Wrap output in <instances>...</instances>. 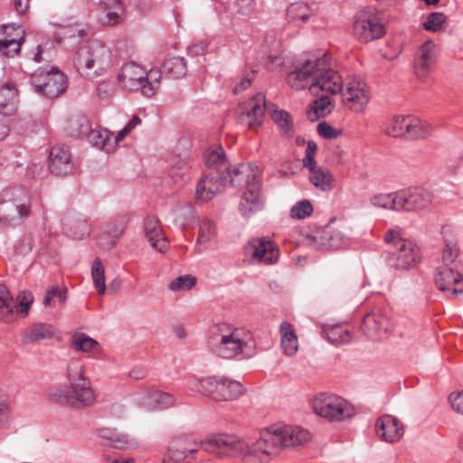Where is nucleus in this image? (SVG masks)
<instances>
[{"instance_id": "nucleus-12", "label": "nucleus", "mask_w": 463, "mask_h": 463, "mask_svg": "<svg viewBox=\"0 0 463 463\" xmlns=\"http://www.w3.org/2000/svg\"><path fill=\"white\" fill-rule=\"evenodd\" d=\"M398 211L414 212L428 208L433 194L421 186H411L398 191Z\"/></svg>"}, {"instance_id": "nucleus-2", "label": "nucleus", "mask_w": 463, "mask_h": 463, "mask_svg": "<svg viewBox=\"0 0 463 463\" xmlns=\"http://www.w3.org/2000/svg\"><path fill=\"white\" fill-rule=\"evenodd\" d=\"M256 170L257 167L253 165L241 164L232 169L230 165L225 174L220 176L213 172L207 173L201 177L196 185V199L203 202L212 200L226 185L238 188L245 186L246 191L240 203V212L243 216L249 217L264 207L261 180Z\"/></svg>"}, {"instance_id": "nucleus-45", "label": "nucleus", "mask_w": 463, "mask_h": 463, "mask_svg": "<svg viewBox=\"0 0 463 463\" xmlns=\"http://www.w3.org/2000/svg\"><path fill=\"white\" fill-rule=\"evenodd\" d=\"M105 5L109 9H115V11H109L107 14L108 23L110 25L118 24L124 20V5L120 0H107Z\"/></svg>"}, {"instance_id": "nucleus-37", "label": "nucleus", "mask_w": 463, "mask_h": 463, "mask_svg": "<svg viewBox=\"0 0 463 463\" xmlns=\"http://www.w3.org/2000/svg\"><path fill=\"white\" fill-rule=\"evenodd\" d=\"M410 115L394 116L386 122L383 131L393 137H406Z\"/></svg>"}, {"instance_id": "nucleus-13", "label": "nucleus", "mask_w": 463, "mask_h": 463, "mask_svg": "<svg viewBox=\"0 0 463 463\" xmlns=\"http://www.w3.org/2000/svg\"><path fill=\"white\" fill-rule=\"evenodd\" d=\"M349 239L342 232L330 227L314 232L308 244L318 250H335L345 247Z\"/></svg>"}, {"instance_id": "nucleus-51", "label": "nucleus", "mask_w": 463, "mask_h": 463, "mask_svg": "<svg viewBox=\"0 0 463 463\" xmlns=\"http://www.w3.org/2000/svg\"><path fill=\"white\" fill-rule=\"evenodd\" d=\"M90 128L87 118L77 115L69 120L66 129L70 133H87Z\"/></svg>"}, {"instance_id": "nucleus-6", "label": "nucleus", "mask_w": 463, "mask_h": 463, "mask_svg": "<svg viewBox=\"0 0 463 463\" xmlns=\"http://www.w3.org/2000/svg\"><path fill=\"white\" fill-rule=\"evenodd\" d=\"M30 194L24 188L6 189L0 195V223L6 227L22 225L33 214Z\"/></svg>"}, {"instance_id": "nucleus-23", "label": "nucleus", "mask_w": 463, "mask_h": 463, "mask_svg": "<svg viewBox=\"0 0 463 463\" xmlns=\"http://www.w3.org/2000/svg\"><path fill=\"white\" fill-rule=\"evenodd\" d=\"M71 347L88 354L89 357L99 358V344L85 333L75 332L71 336Z\"/></svg>"}, {"instance_id": "nucleus-25", "label": "nucleus", "mask_w": 463, "mask_h": 463, "mask_svg": "<svg viewBox=\"0 0 463 463\" xmlns=\"http://www.w3.org/2000/svg\"><path fill=\"white\" fill-rule=\"evenodd\" d=\"M205 165L209 168L208 173L213 172L217 176L225 174V171H227L230 166L225 152L221 146L210 151L206 155Z\"/></svg>"}, {"instance_id": "nucleus-14", "label": "nucleus", "mask_w": 463, "mask_h": 463, "mask_svg": "<svg viewBox=\"0 0 463 463\" xmlns=\"http://www.w3.org/2000/svg\"><path fill=\"white\" fill-rule=\"evenodd\" d=\"M434 282L438 289L450 298H458L463 295L462 275L452 268H439L434 276Z\"/></svg>"}, {"instance_id": "nucleus-1", "label": "nucleus", "mask_w": 463, "mask_h": 463, "mask_svg": "<svg viewBox=\"0 0 463 463\" xmlns=\"http://www.w3.org/2000/svg\"><path fill=\"white\" fill-rule=\"evenodd\" d=\"M309 431L299 427H271L260 433L251 444L245 445L235 436L221 434L208 439L202 446L210 453L233 456L245 450L246 463H267L276 457L281 449L294 447L308 441Z\"/></svg>"}, {"instance_id": "nucleus-60", "label": "nucleus", "mask_w": 463, "mask_h": 463, "mask_svg": "<svg viewBox=\"0 0 463 463\" xmlns=\"http://www.w3.org/2000/svg\"><path fill=\"white\" fill-rule=\"evenodd\" d=\"M239 6L238 13L244 16L250 15L254 11V5L252 0H238Z\"/></svg>"}, {"instance_id": "nucleus-4", "label": "nucleus", "mask_w": 463, "mask_h": 463, "mask_svg": "<svg viewBox=\"0 0 463 463\" xmlns=\"http://www.w3.org/2000/svg\"><path fill=\"white\" fill-rule=\"evenodd\" d=\"M67 383L52 391L51 400L62 406L76 410L91 407L96 402V393L83 363L79 359L69 362L66 373Z\"/></svg>"}, {"instance_id": "nucleus-24", "label": "nucleus", "mask_w": 463, "mask_h": 463, "mask_svg": "<svg viewBox=\"0 0 463 463\" xmlns=\"http://www.w3.org/2000/svg\"><path fill=\"white\" fill-rule=\"evenodd\" d=\"M244 392V388L238 381L219 377V387L216 392L217 401H232L238 399Z\"/></svg>"}, {"instance_id": "nucleus-41", "label": "nucleus", "mask_w": 463, "mask_h": 463, "mask_svg": "<svg viewBox=\"0 0 463 463\" xmlns=\"http://www.w3.org/2000/svg\"><path fill=\"white\" fill-rule=\"evenodd\" d=\"M287 16L290 23L296 25L306 23L310 16V11L304 3H295L288 6Z\"/></svg>"}, {"instance_id": "nucleus-38", "label": "nucleus", "mask_w": 463, "mask_h": 463, "mask_svg": "<svg viewBox=\"0 0 463 463\" xmlns=\"http://www.w3.org/2000/svg\"><path fill=\"white\" fill-rule=\"evenodd\" d=\"M323 332L326 334V339L335 345L349 343L351 340L349 330L343 325H334L328 327L324 326Z\"/></svg>"}, {"instance_id": "nucleus-21", "label": "nucleus", "mask_w": 463, "mask_h": 463, "mask_svg": "<svg viewBox=\"0 0 463 463\" xmlns=\"http://www.w3.org/2000/svg\"><path fill=\"white\" fill-rule=\"evenodd\" d=\"M146 76V70L137 64V62L130 61L125 63L118 74V82L122 87H146L143 79Z\"/></svg>"}, {"instance_id": "nucleus-30", "label": "nucleus", "mask_w": 463, "mask_h": 463, "mask_svg": "<svg viewBox=\"0 0 463 463\" xmlns=\"http://www.w3.org/2000/svg\"><path fill=\"white\" fill-rule=\"evenodd\" d=\"M281 347L287 355L294 354L298 348V336L292 325L287 321L280 324Z\"/></svg>"}, {"instance_id": "nucleus-28", "label": "nucleus", "mask_w": 463, "mask_h": 463, "mask_svg": "<svg viewBox=\"0 0 463 463\" xmlns=\"http://www.w3.org/2000/svg\"><path fill=\"white\" fill-rule=\"evenodd\" d=\"M18 307L16 300L10 295L7 287L0 284V320L10 322Z\"/></svg>"}, {"instance_id": "nucleus-9", "label": "nucleus", "mask_w": 463, "mask_h": 463, "mask_svg": "<svg viewBox=\"0 0 463 463\" xmlns=\"http://www.w3.org/2000/svg\"><path fill=\"white\" fill-rule=\"evenodd\" d=\"M313 410L318 416L329 421H342L354 415V407L345 399L323 393L315 397Z\"/></svg>"}, {"instance_id": "nucleus-27", "label": "nucleus", "mask_w": 463, "mask_h": 463, "mask_svg": "<svg viewBox=\"0 0 463 463\" xmlns=\"http://www.w3.org/2000/svg\"><path fill=\"white\" fill-rule=\"evenodd\" d=\"M89 142L97 148L110 153L115 149V141H112V132L108 129L88 130Z\"/></svg>"}, {"instance_id": "nucleus-33", "label": "nucleus", "mask_w": 463, "mask_h": 463, "mask_svg": "<svg viewBox=\"0 0 463 463\" xmlns=\"http://www.w3.org/2000/svg\"><path fill=\"white\" fill-rule=\"evenodd\" d=\"M18 89H0V115L8 117L17 110Z\"/></svg>"}, {"instance_id": "nucleus-43", "label": "nucleus", "mask_w": 463, "mask_h": 463, "mask_svg": "<svg viewBox=\"0 0 463 463\" xmlns=\"http://www.w3.org/2000/svg\"><path fill=\"white\" fill-rule=\"evenodd\" d=\"M272 120L279 126L281 133L287 137L294 134L293 123L289 113L284 109H276L271 115Z\"/></svg>"}, {"instance_id": "nucleus-15", "label": "nucleus", "mask_w": 463, "mask_h": 463, "mask_svg": "<svg viewBox=\"0 0 463 463\" xmlns=\"http://www.w3.org/2000/svg\"><path fill=\"white\" fill-rule=\"evenodd\" d=\"M252 260L265 264H274L279 260V250L275 243L266 238L253 239L245 247Z\"/></svg>"}, {"instance_id": "nucleus-46", "label": "nucleus", "mask_w": 463, "mask_h": 463, "mask_svg": "<svg viewBox=\"0 0 463 463\" xmlns=\"http://www.w3.org/2000/svg\"><path fill=\"white\" fill-rule=\"evenodd\" d=\"M91 276L93 284L99 294H104L106 291L105 271L101 260L97 258L94 260L91 268Z\"/></svg>"}, {"instance_id": "nucleus-53", "label": "nucleus", "mask_w": 463, "mask_h": 463, "mask_svg": "<svg viewBox=\"0 0 463 463\" xmlns=\"http://www.w3.org/2000/svg\"><path fill=\"white\" fill-rule=\"evenodd\" d=\"M445 19V15L442 13H432L423 23V27L427 31L437 32L440 29Z\"/></svg>"}, {"instance_id": "nucleus-36", "label": "nucleus", "mask_w": 463, "mask_h": 463, "mask_svg": "<svg viewBox=\"0 0 463 463\" xmlns=\"http://www.w3.org/2000/svg\"><path fill=\"white\" fill-rule=\"evenodd\" d=\"M174 397L166 392L156 389H148L146 391L144 403L147 406L156 407L158 409H165L174 404Z\"/></svg>"}, {"instance_id": "nucleus-22", "label": "nucleus", "mask_w": 463, "mask_h": 463, "mask_svg": "<svg viewBox=\"0 0 463 463\" xmlns=\"http://www.w3.org/2000/svg\"><path fill=\"white\" fill-rule=\"evenodd\" d=\"M333 95L341 94L345 103L354 111L362 110L370 100V89H328Z\"/></svg>"}, {"instance_id": "nucleus-59", "label": "nucleus", "mask_w": 463, "mask_h": 463, "mask_svg": "<svg viewBox=\"0 0 463 463\" xmlns=\"http://www.w3.org/2000/svg\"><path fill=\"white\" fill-rule=\"evenodd\" d=\"M449 402L456 411L463 414V391L452 392L449 395Z\"/></svg>"}, {"instance_id": "nucleus-54", "label": "nucleus", "mask_w": 463, "mask_h": 463, "mask_svg": "<svg viewBox=\"0 0 463 463\" xmlns=\"http://www.w3.org/2000/svg\"><path fill=\"white\" fill-rule=\"evenodd\" d=\"M317 133L324 138L335 139L342 135V129L334 128L329 123L323 121L317 125Z\"/></svg>"}, {"instance_id": "nucleus-17", "label": "nucleus", "mask_w": 463, "mask_h": 463, "mask_svg": "<svg viewBox=\"0 0 463 463\" xmlns=\"http://www.w3.org/2000/svg\"><path fill=\"white\" fill-rule=\"evenodd\" d=\"M48 166L50 172L57 176H65L72 173L74 163L69 147L65 145L52 147L49 154Z\"/></svg>"}, {"instance_id": "nucleus-57", "label": "nucleus", "mask_w": 463, "mask_h": 463, "mask_svg": "<svg viewBox=\"0 0 463 463\" xmlns=\"http://www.w3.org/2000/svg\"><path fill=\"white\" fill-rule=\"evenodd\" d=\"M5 38H18L19 42L23 39L24 31L21 26H15L14 24H8L3 26Z\"/></svg>"}, {"instance_id": "nucleus-50", "label": "nucleus", "mask_w": 463, "mask_h": 463, "mask_svg": "<svg viewBox=\"0 0 463 463\" xmlns=\"http://www.w3.org/2000/svg\"><path fill=\"white\" fill-rule=\"evenodd\" d=\"M458 248L453 239H445V247L442 253L443 267H449L457 259Z\"/></svg>"}, {"instance_id": "nucleus-58", "label": "nucleus", "mask_w": 463, "mask_h": 463, "mask_svg": "<svg viewBox=\"0 0 463 463\" xmlns=\"http://www.w3.org/2000/svg\"><path fill=\"white\" fill-rule=\"evenodd\" d=\"M67 89H34L37 95L46 99H53L62 95Z\"/></svg>"}, {"instance_id": "nucleus-44", "label": "nucleus", "mask_w": 463, "mask_h": 463, "mask_svg": "<svg viewBox=\"0 0 463 463\" xmlns=\"http://www.w3.org/2000/svg\"><path fill=\"white\" fill-rule=\"evenodd\" d=\"M398 191L391 194H380L370 198V203L373 206L383 209L398 211Z\"/></svg>"}, {"instance_id": "nucleus-56", "label": "nucleus", "mask_w": 463, "mask_h": 463, "mask_svg": "<svg viewBox=\"0 0 463 463\" xmlns=\"http://www.w3.org/2000/svg\"><path fill=\"white\" fill-rule=\"evenodd\" d=\"M162 72L156 69H151L149 71H146V76L143 79L144 85L146 87H153L155 84L160 82Z\"/></svg>"}, {"instance_id": "nucleus-42", "label": "nucleus", "mask_w": 463, "mask_h": 463, "mask_svg": "<svg viewBox=\"0 0 463 463\" xmlns=\"http://www.w3.org/2000/svg\"><path fill=\"white\" fill-rule=\"evenodd\" d=\"M309 180L316 187L329 191L332 189L334 178L328 170L319 167L310 173Z\"/></svg>"}, {"instance_id": "nucleus-34", "label": "nucleus", "mask_w": 463, "mask_h": 463, "mask_svg": "<svg viewBox=\"0 0 463 463\" xmlns=\"http://www.w3.org/2000/svg\"><path fill=\"white\" fill-rule=\"evenodd\" d=\"M127 225V220L124 217H121L113 222L109 223L107 227L106 233L111 237V240L108 242L104 241L106 234L104 232L99 237V244L104 248H111L115 245L116 240H118L125 232V228Z\"/></svg>"}, {"instance_id": "nucleus-48", "label": "nucleus", "mask_w": 463, "mask_h": 463, "mask_svg": "<svg viewBox=\"0 0 463 463\" xmlns=\"http://www.w3.org/2000/svg\"><path fill=\"white\" fill-rule=\"evenodd\" d=\"M313 211V205L308 200H301L291 207L290 217L296 220H302L310 216Z\"/></svg>"}, {"instance_id": "nucleus-62", "label": "nucleus", "mask_w": 463, "mask_h": 463, "mask_svg": "<svg viewBox=\"0 0 463 463\" xmlns=\"http://www.w3.org/2000/svg\"><path fill=\"white\" fill-rule=\"evenodd\" d=\"M417 59L430 62L433 61V53L430 44H424L420 47L419 51V57Z\"/></svg>"}, {"instance_id": "nucleus-29", "label": "nucleus", "mask_w": 463, "mask_h": 463, "mask_svg": "<svg viewBox=\"0 0 463 463\" xmlns=\"http://www.w3.org/2000/svg\"><path fill=\"white\" fill-rule=\"evenodd\" d=\"M431 132L432 127L430 123L410 115L406 138L412 140L426 138L430 136Z\"/></svg>"}, {"instance_id": "nucleus-52", "label": "nucleus", "mask_w": 463, "mask_h": 463, "mask_svg": "<svg viewBox=\"0 0 463 463\" xmlns=\"http://www.w3.org/2000/svg\"><path fill=\"white\" fill-rule=\"evenodd\" d=\"M195 283V279L191 275L179 276L170 282L168 288L173 291L189 290Z\"/></svg>"}, {"instance_id": "nucleus-5", "label": "nucleus", "mask_w": 463, "mask_h": 463, "mask_svg": "<svg viewBox=\"0 0 463 463\" xmlns=\"http://www.w3.org/2000/svg\"><path fill=\"white\" fill-rule=\"evenodd\" d=\"M210 344L213 352L224 359L250 358L254 354L256 347L250 332L233 328L226 323L217 324L212 328Z\"/></svg>"}, {"instance_id": "nucleus-35", "label": "nucleus", "mask_w": 463, "mask_h": 463, "mask_svg": "<svg viewBox=\"0 0 463 463\" xmlns=\"http://www.w3.org/2000/svg\"><path fill=\"white\" fill-rule=\"evenodd\" d=\"M54 335V327L50 324H35L32 326L24 336V343L40 342L50 339Z\"/></svg>"}, {"instance_id": "nucleus-19", "label": "nucleus", "mask_w": 463, "mask_h": 463, "mask_svg": "<svg viewBox=\"0 0 463 463\" xmlns=\"http://www.w3.org/2000/svg\"><path fill=\"white\" fill-rule=\"evenodd\" d=\"M144 233L150 245L156 250L165 252L168 249L169 242L163 233L159 220L156 217L147 216L145 219Z\"/></svg>"}, {"instance_id": "nucleus-55", "label": "nucleus", "mask_w": 463, "mask_h": 463, "mask_svg": "<svg viewBox=\"0 0 463 463\" xmlns=\"http://www.w3.org/2000/svg\"><path fill=\"white\" fill-rule=\"evenodd\" d=\"M33 247V239L31 235L23 236L15 244V252L20 255H27Z\"/></svg>"}, {"instance_id": "nucleus-26", "label": "nucleus", "mask_w": 463, "mask_h": 463, "mask_svg": "<svg viewBox=\"0 0 463 463\" xmlns=\"http://www.w3.org/2000/svg\"><path fill=\"white\" fill-rule=\"evenodd\" d=\"M335 108L334 102L329 96H322L315 99L307 110V118L314 122L329 115Z\"/></svg>"}, {"instance_id": "nucleus-10", "label": "nucleus", "mask_w": 463, "mask_h": 463, "mask_svg": "<svg viewBox=\"0 0 463 463\" xmlns=\"http://www.w3.org/2000/svg\"><path fill=\"white\" fill-rule=\"evenodd\" d=\"M265 111L266 97L258 93L239 105L237 122L250 129H257L262 124Z\"/></svg>"}, {"instance_id": "nucleus-32", "label": "nucleus", "mask_w": 463, "mask_h": 463, "mask_svg": "<svg viewBox=\"0 0 463 463\" xmlns=\"http://www.w3.org/2000/svg\"><path fill=\"white\" fill-rule=\"evenodd\" d=\"M36 79L34 87H59L65 82L66 76L58 68L52 67L49 71H42Z\"/></svg>"}, {"instance_id": "nucleus-3", "label": "nucleus", "mask_w": 463, "mask_h": 463, "mask_svg": "<svg viewBox=\"0 0 463 463\" xmlns=\"http://www.w3.org/2000/svg\"><path fill=\"white\" fill-rule=\"evenodd\" d=\"M288 84L298 87H360L362 80L352 76H342L331 68L326 53L304 52L293 63V70L287 74Z\"/></svg>"}, {"instance_id": "nucleus-11", "label": "nucleus", "mask_w": 463, "mask_h": 463, "mask_svg": "<svg viewBox=\"0 0 463 463\" xmlns=\"http://www.w3.org/2000/svg\"><path fill=\"white\" fill-rule=\"evenodd\" d=\"M385 33L378 17L369 9L360 10L354 19V34L362 42L368 43L381 38Z\"/></svg>"}, {"instance_id": "nucleus-8", "label": "nucleus", "mask_w": 463, "mask_h": 463, "mask_svg": "<svg viewBox=\"0 0 463 463\" xmlns=\"http://www.w3.org/2000/svg\"><path fill=\"white\" fill-rule=\"evenodd\" d=\"M384 241L390 245L386 262L388 266L396 270H407L414 268L420 261V251L417 245L401 237L394 230H389Z\"/></svg>"}, {"instance_id": "nucleus-63", "label": "nucleus", "mask_w": 463, "mask_h": 463, "mask_svg": "<svg viewBox=\"0 0 463 463\" xmlns=\"http://www.w3.org/2000/svg\"><path fill=\"white\" fill-rule=\"evenodd\" d=\"M9 420V407L8 404L0 400V427L5 425Z\"/></svg>"}, {"instance_id": "nucleus-20", "label": "nucleus", "mask_w": 463, "mask_h": 463, "mask_svg": "<svg viewBox=\"0 0 463 463\" xmlns=\"http://www.w3.org/2000/svg\"><path fill=\"white\" fill-rule=\"evenodd\" d=\"M375 427L378 436L387 442L398 441L404 433L402 424L391 415H383L379 418Z\"/></svg>"}, {"instance_id": "nucleus-7", "label": "nucleus", "mask_w": 463, "mask_h": 463, "mask_svg": "<svg viewBox=\"0 0 463 463\" xmlns=\"http://www.w3.org/2000/svg\"><path fill=\"white\" fill-rule=\"evenodd\" d=\"M73 61L81 76L94 78L104 74L111 66V51L100 41L92 40L79 48Z\"/></svg>"}, {"instance_id": "nucleus-39", "label": "nucleus", "mask_w": 463, "mask_h": 463, "mask_svg": "<svg viewBox=\"0 0 463 463\" xmlns=\"http://www.w3.org/2000/svg\"><path fill=\"white\" fill-rule=\"evenodd\" d=\"M163 71L171 78H183L187 72L185 61L182 57L166 59L163 63Z\"/></svg>"}, {"instance_id": "nucleus-47", "label": "nucleus", "mask_w": 463, "mask_h": 463, "mask_svg": "<svg viewBox=\"0 0 463 463\" xmlns=\"http://www.w3.org/2000/svg\"><path fill=\"white\" fill-rule=\"evenodd\" d=\"M219 387V377H206L198 381L197 391L217 401L216 392Z\"/></svg>"}, {"instance_id": "nucleus-64", "label": "nucleus", "mask_w": 463, "mask_h": 463, "mask_svg": "<svg viewBox=\"0 0 463 463\" xmlns=\"http://www.w3.org/2000/svg\"><path fill=\"white\" fill-rule=\"evenodd\" d=\"M197 451L196 448L193 449H175L172 451V457L176 459L180 460L183 458H186L188 455H192L194 452Z\"/></svg>"}, {"instance_id": "nucleus-31", "label": "nucleus", "mask_w": 463, "mask_h": 463, "mask_svg": "<svg viewBox=\"0 0 463 463\" xmlns=\"http://www.w3.org/2000/svg\"><path fill=\"white\" fill-rule=\"evenodd\" d=\"M216 235L217 230L215 224L209 219L202 220L199 226L195 250L198 253L203 251L206 244L213 241L216 237Z\"/></svg>"}, {"instance_id": "nucleus-16", "label": "nucleus", "mask_w": 463, "mask_h": 463, "mask_svg": "<svg viewBox=\"0 0 463 463\" xmlns=\"http://www.w3.org/2000/svg\"><path fill=\"white\" fill-rule=\"evenodd\" d=\"M391 327L387 316L380 309L375 308L367 313L362 321L361 329L371 339H381Z\"/></svg>"}, {"instance_id": "nucleus-49", "label": "nucleus", "mask_w": 463, "mask_h": 463, "mask_svg": "<svg viewBox=\"0 0 463 463\" xmlns=\"http://www.w3.org/2000/svg\"><path fill=\"white\" fill-rule=\"evenodd\" d=\"M22 42L18 38L0 39V52L7 57H14L18 54L21 49Z\"/></svg>"}, {"instance_id": "nucleus-40", "label": "nucleus", "mask_w": 463, "mask_h": 463, "mask_svg": "<svg viewBox=\"0 0 463 463\" xmlns=\"http://www.w3.org/2000/svg\"><path fill=\"white\" fill-rule=\"evenodd\" d=\"M99 436L103 439L110 441L117 449H125L129 445L128 435L116 429L101 428L99 430Z\"/></svg>"}, {"instance_id": "nucleus-18", "label": "nucleus", "mask_w": 463, "mask_h": 463, "mask_svg": "<svg viewBox=\"0 0 463 463\" xmlns=\"http://www.w3.org/2000/svg\"><path fill=\"white\" fill-rule=\"evenodd\" d=\"M64 232L74 240H82L90 233V224L87 217L78 213H68L62 219Z\"/></svg>"}, {"instance_id": "nucleus-61", "label": "nucleus", "mask_w": 463, "mask_h": 463, "mask_svg": "<svg viewBox=\"0 0 463 463\" xmlns=\"http://www.w3.org/2000/svg\"><path fill=\"white\" fill-rule=\"evenodd\" d=\"M432 62L422 61L420 59H416L415 61V73L418 77L422 78L424 77Z\"/></svg>"}]
</instances>
